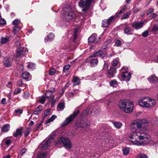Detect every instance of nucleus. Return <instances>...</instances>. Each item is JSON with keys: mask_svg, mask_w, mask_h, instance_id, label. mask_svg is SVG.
Masks as SVG:
<instances>
[{"mask_svg": "<svg viewBox=\"0 0 158 158\" xmlns=\"http://www.w3.org/2000/svg\"><path fill=\"white\" fill-rule=\"evenodd\" d=\"M45 102V98L44 97H42L40 99V102L42 104H44Z\"/></svg>", "mask_w": 158, "mask_h": 158, "instance_id": "nucleus-58", "label": "nucleus"}, {"mask_svg": "<svg viewBox=\"0 0 158 158\" xmlns=\"http://www.w3.org/2000/svg\"><path fill=\"white\" fill-rule=\"evenodd\" d=\"M27 49L26 48H18L17 50V57H21L27 53Z\"/></svg>", "mask_w": 158, "mask_h": 158, "instance_id": "nucleus-8", "label": "nucleus"}, {"mask_svg": "<svg viewBox=\"0 0 158 158\" xmlns=\"http://www.w3.org/2000/svg\"><path fill=\"white\" fill-rule=\"evenodd\" d=\"M30 76L31 75L30 73L26 71L23 73L22 75V78L25 79H29Z\"/></svg>", "mask_w": 158, "mask_h": 158, "instance_id": "nucleus-24", "label": "nucleus"}, {"mask_svg": "<svg viewBox=\"0 0 158 158\" xmlns=\"http://www.w3.org/2000/svg\"><path fill=\"white\" fill-rule=\"evenodd\" d=\"M36 65L35 64L29 62L27 65V67L28 69H33L35 68Z\"/></svg>", "mask_w": 158, "mask_h": 158, "instance_id": "nucleus-33", "label": "nucleus"}, {"mask_svg": "<svg viewBox=\"0 0 158 158\" xmlns=\"http://www.w3.org/2000/svg\"><path fill=\"white\" fill-rule=\"evenodd\" d=\"M6 23V22L5 20L4 19H0V25H4Z\"/></svg>", "mask_w": 158, "mask_h": 158, "instance_id": "nucleus-57", "label": "nucleus"}, {"mask_svg": "<svg viewBox=\"0 0 158 158\" xmlns=\"http://www.w3.org/2000/svg\"><path fill=\"white\" fill-rule=\"evenodd\" d=\"M118 106L122 110L127 113L132 112L134 107L132 102L126 100L120 101L119 102Z\"/></svg>", "mask_w": 158, "mask_h": 158, "instance_id": "nucleus-2", "label": "nucleus"}, {"mask_svg": "<svg viewBox=\"0 0 158 158\" xmlns=\"http://www.w3.org/2000/svg\"><path fill=\"white\" fill-rule=\"evenodd\" d=\"M43 110V107L41 106H38L35 109L34 112L35 114H38L40 113L41 111Z\"/></svg>", "mask_w": 158, "mask_h": 158, "instance_id": "nucleus-20", "label": "nucleus"}, {"mask_svg": "<svg viewBox=\"0 0 158 158\" xmlns=\"http://www.w3.org/2000/svg\"><path fill=\"white\" fill-rule=\"evenodd\" d=\"M152 31H158V25H154Z\"/></svg>", "mask_w": 158, "mask_h": 158, "instance_id": "nucleus-54", "label": "nucleus"}, {"mask_svg": "<svg viewBox=\"0 0 158 158\" xmlns=\"http://www.w3.org/2000/svg\"><path fill=\"white\" fill-rule=\"evenodd\" d=\"M57 116L56 115H52V117L49 118L46 122V124H47L48 123H50V122L53 121L56 118Z\"/></svg>", "mask_w": 158, "mask_h": 158, "instance_id": "nucleus-29", "label": "nucleus"}, {"mask_svg": "<svg viewBox=\"0 0 158 158\" xmlns=\"http://www.w3.org/2000/svg\"><path fill=\"white\" fill-rule=\"evenodd\" d=\"M58 142L60 143H62L63 146L67 149H71L72 145L70 140L67 138L61 137L58 139Z\"/></svg>", "mask_w": 158, "mask_h": 158, "instance_id": "nucleus-4", "label": "nucleus"}, {"mask_svg": "<svg viewBox=\"0 0 158 158\" xmlns=\"http://www.w3.org/2000/svg\"><path fill=\"white\" fill-rule=\"evenodd\" d=\"M106 52H105L102 51L101 50V52L99 56L101 58H103L106 56Z\"/></svg>", "mask_w": 158, "mask_h": 158, "instance_id": "nucleus-45", "label": "nucleus"}, {"mask_svg": "<svg viewBox=\"0 0 158 158\" xmlns=\"http://www.w3.org/2000/svg\"><path fill=\"white\" fill-rule=\"evenodd\" d=\"M10 126L9 125L6 124L4 125L2 128V130L3 132L7 131H9Z\"/></svg>", "mask_w": 158, "mask_h": 158, "instance_id": "nucleus-35", "label": "nucleus"}, {"mask_svg": "<svg viewBox=\"0 0 158 158\" xmlns=\"http://www.w3.org/2000/svg\"><path fill=\"white\" fill-rule=\"evenodd\" d=\"M21 89L20 88L15 89L13 92L14 95H17L20 93L21 92Z\"/></svg>", "mask_w": 158, "mask_h": 158, "instance_id": "nucleus-42", "label": "nucleus"}, {"mask_svg": "<svg viewBox=\"0 0 158 158\" xmlns=\"http://www.w3.org/2000/svg\"><path fill=\"white\" fill-rule=\"evenodd\" d=\"M70 68V66L69 65H66L63 68V71L65 72V71H66L69 70Z\"/></svg>", "mask_w": 158, "mask_h": 158, "instance_id": "nucleus-52", "label": "nucleus"}, {"mask_svg": "<svg viewBox=\"0 0 158 158\" xmlns=\"http://www.w3.org/2000/svg\"><path fill=\"white\" fill-rule=\"evenodd\" d=\"M74 33L73 34V41L74 42H75V40L77 38V36L78 34V30L79 28L77 27H75L74 28Z\"/></svg>", "mask_w": 158, "mask_h": 158, "instance_id": "nucleus-25", "label": "nucleus"}, {"mask_svg": "<svg viewBox=\"0 0 158 158\" xmlns=\"http://www.w3.org/2000/svg\"><path fill=\"white\" fill-rule=\"evenodd\" d=\"M111 64L113 67H116L120 65L118 59H115L112 61Z\"/></svg>", "mask_w": 158, "mask_h": 158, "instance_id": "nucleus-28", "label": "nucleus"}, {"mask_svg": "<svg viewBox=\"0 0 158 158\" xmlns=\"http://www.w3.org/2000/svg\"><path fill=\"white\" fill-rule=\"evenodd\" d=\"M79 113V110H77L74 111L72 114L67 117L62 124V126H65L71 123Z\"/></svg>", "mask_w": 158, "mask_h": 158, "instance_id": "nucleus-6", "label": "nucleus"}, {"mask_svg": "<svg viewBox=\"0 0 158 158\" xmlns=\"http://www.w3.org/2000/svg\"><path fill=\"white\" fill-rule=\"evenodd\" d=\"M56 70L54 69H51L49 71V74L51 75H54L56 73Z\"/></svg>", "mask_w": 158, "mask_h": 158, "instance_id": "nucleus-47", "label": "nucleus"}, {"mask_svg": "<svg viewBox=\"0 0 158 158\" xmlns=\"http://www.w3.org/2000/svg\"><path fill=\"white\" fill-rule=\"evenodd\" d=\"M123 154L125 155H126L128 154L129 152V148L126 147L125 148L123 149Z\"/></svg>", "mask_w": 158, "mask_h": 158, "instance_id": "nucleus-41", "label": "nucleus"}, {"mask_svg": "<svg viewBox=\"0 0 158 158\" xmlns=\"http://www.w3.org/2000/svg\"><path fill=\"white\" fill-rule=\"evenodd\" d=\"M100 52L101 50H99L96 52L95 53L90 56L89 57L90 58V57H95L98 56H99Z\"/></svg>", "mask_w": 158, "mask_h": 158, "instance_id": "nucleus-34", "label": "nucleus"}, {"mask_svg": "<svg viewBox=\"0 0 158 158\" xmlns=\"http://www.w3.org/2000/svg\"><path fill=\"white\" fill-rule=\"evenodd\" d=\"M1 40L2 44H4L9 41V39L8 38L2 37Z\"/></svg>", "mask_w": 158, "mask_h": 158, "instance_id": "nucleus-38", "label": "nucleus"}, {"mask_svg": "<svg viewBox=\"0 0 158 158\" xmlns=\"http://www.w3.org/2000/svg\"><path fill=\"white\" fill-rule=\"evenodd\" d=\"M116 72V69L110 67V69L107 71L106 74L109 77L112 78L114 76Z\"/></svg>", "mask_w": 158, "mask_h": 158, "instance_id": "nucleus-11", "label": "nucleus"}, {"mask_svg": "<svg viewBox=\"0 0 158 158\" xmlns=\"http://www.w3.org/2000/svg\"><path fill=\"white\" fill-rule=\"evenodd\" d=\"M131 14V13L130 11L125 13L123 16L122 19H125L128 18Z\"/></svg>", "mask_w": 158, "mask_h": 158, "instance_id": "nucleus-31", "label": "nucleus"}, {"mask_svg": "<svg viewBox=\"0 0 158 158\" xmlns=\"http://www.w3.org/2000/svg\"><path fill=\"white\" fill-rule=\"evenodd\" d=\"M132 30L129 27H126L124 29V32L127 35H132Z\"/></svg>", "mask_w": 158, "mask_h": 158, "instance_id": "nucleus-22", "label": "nucleus"}, {"mask_svg": "<svg viewBox=\"0 0 158 158\" xmlns=\"http://www.w3.org/2000/svg\"><path fill=\"white\" fill-rule=\"evenodd\" d=\"M110 86L115 87L117 85V81L115 80H113L110 82Z\"/></svg>", "mask_w": 158, "mask_h": 158, "instance_id": "nucleus-37", "label": "nucleus"}, {"mask_svg": "<svg viewBox=\"0 0 158 158\" xmlns=\"http://www.w3.org/2000/svg\"><path fill=\"white\" fill-rule=\"evenodd\" d=\"M26 152V149L24 148L22 149L21 150V152L20 153V155L21 156H22L24 153Z\"/></svg>", "mask_w": 158, "mask_h": 158, "instance_id": "nucleus-64", "label": "nucleus"}, {"mask_svg": "<svg viewBox=\"0 0 158 158\" xmlns=\"http://www.w3.org/2000/svg\"><path fill=\"white\" fill-rule=\"evenodd\" d=\"M4 142L5 143L6 145H8L10 144L11 141L10 139H4Z\"/></svg>", "mask_w": 158, "mask_h": 158, "instance_id": "nucleus-48", "label": "nucleus"}, {"mask_svg": "<svg viewBox=\"0 0 158 158\" xmlns=\"http://www.w3.org/2000/svg\"><path fill=\"white\" fill-rule=\"evenodd\" d=\"M53 140L52 139H49L48 140H45L43 141L40 145V147L41 149L46 150L51 144Z\"/></svg>", "mask_w": 158, "mask_h": 158, "instance_id": "nucleus-7", "label": "nucleus"}, {"mask_svg": "<svg viewBox=\"0 0 158 158\" xmlns=\"http://www.w3.org/2000/svg\"><path fill=\"white\" fill-rule=\"evenodd\" d=\"M149 100V103L150 104V105L151 104H152V106L154 105L156 103L155 100H154L152 99L151 98H150Z\"/></svg>", "mask_w": 158, "mask_h": 158, "instance_id": "nucleus-49", "label": "nucleus"}, {"mask_svg": "<svg viewBox=\"0 0 158 158\" xmlns=\"http://www.w3.org/2000/svg\"><path fill=\"white\" fill-rule=\"evenodd\" d=\"M111 42V40L110 39H108L106 40L105 42L104 45L102 47V49L103 50L106 49L107 48L108 45L110 44Z\"/></svg>", "mask_w": 158, "mask_h": 158, "instance_id": "nucleus-23", "label": "nucleus"}, {"mask_svg": "<svg viewBox=\"0 0 158 158\" xmlns=\"http://www.w3.org/2000/svg\"><path fill=\"white\" fill-rule=\"evenodd\" d=\"M87 120H81L76 122L75 126L77 128H83L87 127L88 124Z\"/></svg>", "mask_w": 158, "mask_h": 158, "instance_id": "nucleus-9", "label": "nucleus"}, {"mask_svg": "<svg viewBox=\"0 0 158 158\" xmlns=\"http://www.w3.org/2000/svg\"><path fill=\"white\" fill-rule=\"evenodd\" d=\"M52 90H48L45 93V96L47 99H49L52 96Z\"/></svg>", "mask_w": 158, "mask_h": 158, "instance_id": "nucleus-30", "label": "nucleus"}, {"mask_svg": "<svg viewBox=\"0 0 158 158\" xmlns=\"http://www.w3.org/2000/svg\"><path fill=\"white\" fill-rule=\"evenodd\" d=\"M148 32L147 30L144 31L142 33V36L144 37H146L148 35Z\"/></svg>", "mask_w": 158, "mask_h": 158, "instance_id": "nucleus-53", "label": "nucleus"}, {"mask_svg": "<svg viewBox=\"0 0 158 158\" xmlns=\"http://www.w3.org/2000/svg\"><path fill=\"white\" fill-rule=\"evenodd\" d=\"M93 0H81L78 2L79 6L83 8L82 11L86 12L89 9Z\"/></svg>", "mask_w": 158, "mask_h": 158, "instance_id": "nucleus-5", "label": "nucleus"}, {"mask_svg": "<svg viewBox=\"0 0 158 158\" xmlns=\"http://www.w3.org/2000/svg\"><path fill=\"white\" fill-rule=\"evenodd\" d=\"M109 24L106 19H104L102 21V27H106L108 26Z\"/></svg>", "mask_w": 158, "mask_h": 158, "instance_id": "nucleus-36", "label": "nucleus"}, {"mask_svg": "<svg viewBox=\"0 0 158 158\" xmlns=\"http://www.w3.org/2000/svg\"><path fill=\"white\" fill-rule=\"evenodd\" d=\"M122 77L124 80L127 82L129 81L131 75V73L127 72H123L122 74Z\"/></svg>", "mask_w": 158, "mask_h": 158, "instance_id": "nucleus-12", "label": "nucleus"}, {"mask_svg": "<svg viewBox=\"0 0 158 158\" xmlns=\"http://www.w3.org/2000/svg\"><path fill=\"white\" fill-rule=\"evenodd\" d=\"M148 124V122L144 119L138 120L133 123L131 126V134L129 137V141L138 146L149 143L151 139L150 136L142 131V130L147 128Z\"/></svg>", "mask_w": 158, "mask_h": 158, "instance_id": "nucleus-1", "label": "nucleus"}, {"mask_svg": "<svg viewBox=\"0 0 158 158\" xmlns=\"http://www.w3.org/2000/svg\"><path fill=\"white\" fill-rule=\"evenodd\" d=\"M98 63V60L97 58H93L90 60V64L92 67H95L97 65Z\"/></svg>", "mask_w": 158, "mask_h": 158, "instance_id": "nucleus-19", "label": "nucleus"}, {"mask_svg": "<svg viewBox=\"0 0 158 158\" xmlns=\"http://www.w3.org/2000/svg\"><path fill=\"white\" fill-rule=\"evenodd\" d=\"M54 35L52 33H49L47 36V38L44 39V41L45 42H47L52 40L54 39Z\"/></svg>", "mask_w": 158, "mask_h": 158, "instance_id": "nucleus-18", "label": "nucleus"}, {"mask_svg": "<svg viewBox=\"0 0 158 158\" xmlns=\"http://www.w3.org/2000/svg\"><path fill=\"white\" fill-rule=\"evenodd\" d=\"M154 11V9L152 8H149L147 11V15H148L150 14L151 13L153 12Z\"/></svg>", "mask_w": 158, "mask_h": 158, "instance_id": "nucleus-51", "label": "nucleus"}, {"mask_svg": "<svg viewBox=\"0 0 158 158\" xmlns=\"http://www.w3.org/2000/svg\"><path fill=\"white\" fill-rule=\"evenodd\" d=\"M148 80L152 83H156L158 82V77L154 75H152L148 78Z\"/></svg>", "mask_w": 158, "mask_h": 158, "instance_id": "nucleus-14", "label": "nucleus"}, {"mask_svg": "<svg viewBox=\"0 0 158 158\" xmlns=\"http://www.w3.org/2000/svg\"><path fill=\"white\" fill-rule=\"evenodd\" d=\"M72 81L73 83H76L77 82V83L76 84H74L73 85L74 86H75L76 85H79L81 83L80 80L76 76H75L73 78V80Z\"/></svg>", "mask_w": 158, "mask_h": 158, "instance_id": "nucleus-27", "label": "nucleus"}, {"mask_svg": "<svg viewBox=\"0 0 158 158\" xmlns=\"http://www.w3.org/2000/svg\"><path fill=\"white\" fill-rule=\"evenodd\" d=\"M23 130V127H20L19 128L17 129L16 132L13 135L14 137H17L19 135L21 136L22 135Z\"/></svg>", "mask_w": 158, "mask_h": 158, "instance_id": "nucleus-17", "label": "nucleus"}, {"mask_svg": "<svg viewBox=\"0 0 158 158\" xmlns=\"http://www.w3.org/2000/svg\"><path fill=\"white\" fill-rule=\"evenodd\" d=\"M127 8L125 5H124L123 7H121L120 10L118 12V14H119L123 13L125 11Z\"/></svg>", "mask_w": 158, "mask_h": 158, "instance_id": "nucleus-44", "label": "nucleus"}, {"mask_svg": "<svg viewBox=\"0 0 158 158\" xmlns=\"http://www.w3.org/2000/svg\"><path fill=\"white\" fill-rule=\"evenodd\" d=\"M47 152L40 153L38 155V158H45L47 155Z\"/></svg>", "mask_w": 158, "mask_h": 158, "instance_id": "nucleus-32", "label": "nucleus"}, {"mask_svg": "<svg viewBox=\"0 0 158 158\" xmlns=\"http://www.w3.org/2000/svg\"><path fill=\"white\" fill-rule=\"evenodd\" d=\"M136 158H148L146 155L144 154H140L137 155Z\"/></svg>", "mask_w": 158, "mask_h": 158, "instance_id": "nucleus-40", "label": "nucleus"}, {"mask_svg": "<svg viewBox=\"0 0 158 158\" xmlns=\"http://www.w3.org/2000/svg\"><path fill=\"white\" fill-rule=\"evenodd\" d=\"M139 104L140 106L143 107H148L150 106V103H149L147 101H144L143 99L139 101Z\"/></svg>", "mask_w": 158, "mask_h": 158, "instance_id": "nucleus-15", "label": "nucleus"}, {"mask_svg": "<svg viewBox=\"0 0 158 158\" xmlns=\"http://www.w3.org/2000/svg\"><path fill=\"white\" fill-rule=\"evenodd\" d=\"M157 16V15L155 13H153L150 15V17L152 19H155Z\"/></svg>", "mask_w": 158, "mask_h": 158, "instance_id": "nucleus-63", "label": "nucleus"}, {"mask_svg": "<svg viewBox=\"0 0 158 158\" xmlns=\"http://www.w3.org/2000/svg\"><path fill=\"white\" fill-rule=\"evenodd\" d=\"M4 65L6 67H9L11 66L12 64V60L9 58L6 57L3 61Z\"/></svg>", "mask_w": 158, "mask_h": 158, "instance_id": "nucleus-13", "label": "nucleus"}, {"mask_svg": "<svg viewBox=\"0 0 158 158\" xmlns=\"http://www.w3.org/2000/svg\"><path fill=\"white\" fill-rule=\"evenodd\" d=\"M97 35L96 34H93L88 38V42L89 43H93L97 39Z\"/></svg>", "mask_w": 158, "mask_h": 158, "instance_id": "nucleus-16", "label": "nucleus"}, {"mask_svg": "<svg viewBox=\"0 0 158 158\" xmlns=\"http://www.w3.org/2000/svg\"><path fill=\"white\" fill-rule=\"evenodd\" d=\"M140 10V9L135 7L134 8V13H136L138 12Z\"/></svg>", "mask_w": 158, "mask_h": 158, "instance_id": "nucleus-62", "label": "nucleus"}, {"mask_svg": "<svg viewBox=\"0 0 158 158\" xmlns=\"http://www.w3.org/2000/svg\"><path fill=\"white\" fill-rule=\"evenodd\" d=\"M112 123L114 127L118 129H120L122 126V123L120 122H113Z\"/></svg>", "mask_w": 158, "mask_h": 158, "instance_id": "nucleus-21", "label": "nucleus"}, {"mask_svg": "<svg viewBox=\"0 0 158 158\" xmlns=\"http://www.w3.org/2000/svg\"><path fill=\"white\" fill-rule=\"evenodd\" d=\"M16 47L17 49H18V48H22L21 47V44L20 42L19 41H17L16 42Z\"/></svg>", "mask_w": 158, "mask_h": 158, "instance_id": "nucleus-59", "label": "nucleus"}, {"mask_svg": "<svg viewBox=\"0 0 158 158\" xmlns=\"http://www.w3.org/2000/svg\"><path fill=\"white\" fill-rule=\"evenodd\" d=\"M145 23L144 22L135 21L131 24L132 27L136 30L141 28Z\"/></svg>", "mask_w": 158, "mask_h": 158, "instance_id": "nucleus-10", "label": "nucleus"}, {"mask_svg": "<svg viewBox=\"0 0 158 158\" xmlns=\"http://www.w3.org/2000/svg\"><path fill=\"white\" fill-rule=\"evenodd\" d=\"M15 112L17 114H21L23 112L22 110L20 109H19L17 110H15Z\"/></svg>", "mask_w": 158, "mask_h": 158, "instance_id": "nucleus-61", "label": "nucleus"}, {"mask_svg": "<svg viewBox=\"0 0 158 158\" xmlns=\"http://www.w3.org/2000/svg\"><path fill=\"white\" fill-rule=\"evenodd\" d=\"M108 67V64L106 63H104V67L103 68V70L104 71H107L108 70H107V69Z\"/></svg>", "mask_w": 158, "mask_h": 158, "instance_id": "nucleus-60", "label": "nucleus"}, {"mask_svg": "<svg viewBox=\"0 0 158 158\" xmlns=\"http://www.w3.org/2000/svg\"><path fill=\"white\" fill-rule=\"evenodd\" d=\"M65 19L67 21L74 18L75 15L72 8L69 7H66L64 8L62 12Z\"/></svg>", "mask_w": 158, "mask_h": 158, "instance_id": "nucleus-3", "label": "nucleus"}, {"mask_svg": "<svg viewBox=\"0 0 158 158\" xmlns=\"http://www.w3.org/2000/svg\"><path fill=\"white\" fill-rule=\"evenodd\" d=\"M20 20L19 19H16L13 21L12 23L14 25H17V24L20 23Z\"/></svg>", "mask_w": 158, "mask_h": 158, "instance_id": "nucleus-46", "label": "nucleus"}, {"mask_svg": "<svg viewBox=\"0 0 158 158\" xmlns=\"http://www.w3.org/2000/svg\"><path fill=\"white\" fill-rule=\"evenodd\" d=\"M114 16H112L110 17L109 19H106L108 22L110 24V23L114 19Z\"/></svg>", "mask_w": 158, "mask_h": 158, "instance_id": "nucleus-56", "label": "nucleus"}, {"mask_svg": "<svg viewBox=\"0 0 158 158\" xmlns=\"http://www.w3.org/2000/svg\"><path fill=\"white\" fill-rule=\"evenodd\" d=\"M64 107V102H60L58 105V109L62 110Z\"/></svg>", "mask_w": 158, "mask_h": 158, "instance_id": "nucleus-39", "label": "nucleus"}, {"mask_svg": "<svg viewBox=\"0 0 158 158\" xmlns=\"http://www.w3.org/2000/svg\"><path fill=\"white\" fill-rule=\"evenodd\" d=\"M21 27L18 25H15L13 28V33L14 34H16L21 29Z\"/></svg>", "mask_w": 158, "mask_h": 158, "instance_id": "nucleus-26", "label": "nucleus"}, {"mask_svg": "<svg viewBox=\"0 0 158 158\" xmlns=\"http://www.w3.org/2000/svg\"><path fill=\"white\" fill-rule=\"evenodd\" d=\"M23 84V83L22 80H19V81H18L17 83V85L19 86H21V85Z\"/></svg>", "mask_w": 158, "mask_h": 158, "instance_id": "nucleus-55", "label": "nucleus"}, {"mask_svg": "<svg viewBox=\"0 0 158 158\" xmlns=\"http://www.w3.org/2000/svg\"><path fill=\"white\" fill-rule=\"evenodd\" d=\"M121 45V41L119 40H117L115 42V45L117 47H118Z\"/></svg>", "mask_w": 158, "mask_h": 158, "instance_id": "nucleus-50", "label": "nucleus"}, {"mask_svg": "<svg viewBox=\"0 0 158 158\" xmlns=\"http://www.w3.org/2000/svg\"><path fill=\"white\" fill-rule=\"evenodd\" d=\"M50 110H46L44 113V116H43V118H45L48 115L50 114Z\"/></svg>", "mask_w": 158, "mask_h": 158, "instance_id": "nucleus-43", "label": "nucleus"}]
</instances>
